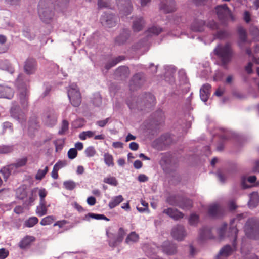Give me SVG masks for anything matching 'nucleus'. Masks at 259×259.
<instances>
[{"mask_svg":"<svg viewBox=\"0 0 259 259\" xmlns=\"http://www.w3.org/2000/svg\"><path fill=\"white\" fill-rule=\"evenodd\" d=\"M243 217V214H238L236 218H234L230 221L229 230L230 235L233 238L232 243L233 247L229 245H226L223 247L220 250L218 254L216 256V259H227L230 256L236 249V241L237 237L238 230L237 228V222L241 220Z\"/></svg>","mask_w":259,"mask_h":259,"instance_id":"f257e3e1","label":"nucleus"},{"mask_svg":"<svg viewBox=\"0 0 259 259\" xmlns=\"http://www.w3.org/2000/svg\"><path fill=\"white\" fill-rule=\"evenodd\" d=\"M214 53L220 59L221 65L225 69H227L228 64L231 61L235 54L230 42L218 45L214 49Z\"/></svg>","mask_w":259,"mask_h":259,"instance_id":"f03ea898","label":"nucleus"},{"mask_svg":"<svg viewBox=\"0 0 259 259\" xmlns=\"http://www.w3.org/2000/svg\"><path fill=\"white\" fill-rule=\"evenodd\" d=\"M244 231L248 238L259 239V219H249L245 224Z\"/></svg>","mask_w":259,"mask_h":259,"instance_id":"7ed1b4c3","label":"nucleus"},{"mask_svg":"<svg viewBox=\"0 0 259 259\" xmlns=\"http://www.w3.org/2000/svg\"><path fill=\"white\" fill-rule=\"evenodd\" d=\"M68 97L72 105L78 107L81 103V97L76 84H72L68 90Z\"/></svg>","mask_w":259,"mask_h":259,"instance_id":"20e7f679","label":"nucleus"},{"mask_svg":"<svg viewBox=\"0 0 259 259\" xmlns=\"http://www.w3.org/2000/svg\"><path fill=\"white\" fill-rule=\"evenodd\" d=\"M215 11L220 21L225 23L229 19L233 20V17L226 4L219 5L216 7Z\"/></svg>","mask_w":259,"mask_h":259,"instance_id":"39448f33","label":"nucleus"},{"mask_svg":"<svg viewBox=\"0 0 259 259\" xmlns=\"http://www.w3.org/2000/svg\"><path fill=\"white\" fill-rule=\"evenodd\" d=\"M57 115L53 110H49L46 112L42 117L43 122L45 125L52 127L57 122Z\"/></svg>","mask_w":259,"mask_h":259,"instance_id":"423d86ee","label":"nucleus"},{"mask_svg":"<svg viewBox=\"0 0 259 259\" xmlns=\"http://www.w3.org/2000/svg\"><path fill=\"white\" fill-rule=\"evenodd\" d=\"M115 16L112 14L107 13H104V14L101 16V22L102 24L109 28L115 26L116 21Z\"/></svg>","mask_w":259,"mask_h":259,"instance_id":"0eeeda50","label":"nucleus"},{"mask_svg":"<svg viewBox=\"0 0 259 259\" xmlns=\"http://www.w3.org/2000/svg\"><path fill=\"white\" fill-rule=\"evenodd\" d=\"M144 81V77L142 74L137 73L134 75L130 83L131 90H135L140 88L143 84Z\"/></svg>","mask_w":259,"mask_h":259,"instance_id":"6e6552de","label":"nucleus"},{"mask_svg":"<svg viewBox=\"0 0 259 259\" xmlns=\"http://www.w3.org/2000/svg\"><path fill=\"white\" fill-rule=\"evenodd\" d=\"M18 97L23 108L27 107L28 106L29 91L26 87H23L22 88H19Z\"/></svg>","mask_w":259,"mask_h":259,"instance_id":"1a4fd4ad","label":"nucleus"},{"mask_svg":"<svg viewBox=\"0 0 259 259\" xmlns=\"http://www.w3.org/2000/svg\"><path fill=\"white\" fill-rule=\"evenodd\" d=\"M160 8L165 13H171L176 10L174 0H161Z\"/></svg>","mask_w":259,"mask_h":259,"instance_id":"9d476101","label":"nucleus"},{"mask_svg":"<svg viewBox=\"0 0 259 259\" xmlns=\"http://www.w3.org/2000/svg\"><path fill=\"white\" fill-rule=\"evenodd\" d=\"M126 233L122 228H120L117 235L116 236H114L113 238H110L109 244L111 247H115L118 245L119 243H120L124 238V237Z\"/></svg>","mask_w":259,"mask_h":259,"instance_id":"9b49d317","label":"nucleus"},{"mask_svg":"<svg viewBox=\"0 0 259 259\" xmlns=\"http://www.w3.org/2000/svg\"><path fill=\"white\" fill-rule=\"evenodd\" d=\"M224 212V209L218 204L210 205L208 208V214L210 217L212 218L220 217L223 214Z\"/></svg>","mask_w":259,"mask_h":259,"instance_id":"f8f14e48","label":"nucleus"},{"mask_svg":"<svg viewBox=\"0 0 259 259\" xmlns=\"http://www.w3.org/2000/svg\"><path fill=\"white\" fill-rule=\"evenodd\" d=\"M171 233L173 238L178 241L182 240L186 236L184 228L182 225L174 227Z\"/></svg>","mask_w":259,"mask_h":259,"instance_id":"ddd939ff","label":"nucleus"},{"mask_svg":"<svg viewBox=\"0 0 259 259\" xmlns=\"http://www.w3.org/2000/svg\"><path fill=\"white\" fill-rule=\"evenodd\" d=\"M116 3L118 6L121 5L123 8H120L121 13L124 15H128L131 14L133 7L131 3V0H116Z\"/></svg>","mask_w":259,"mask_h":259,"instance_id":"4468645a","label":"nucleus"},{"mask_svg":"<svg viewBox=\"0 0 259 259\" xmlns=\"http://www.w3.org/2000/svg\"><path fill=\"white\" fill-rule=\"evenodd\" d=\"M35 240L36 238L34 236L26 235L19 242L18 246L22 249H26L29 248Z\"/></svg>","mask_w":259,"mask_h":259,"instance_id":"2eb2a0df","label":"nucleus"},{"mask_svg":"<svg viewBox=\"0 0 259 259\" xmlns=\"http://www.w3.org/2000/svg\"><path fill=\"white\" fill-rule=\"evenodd\" d=\"M38 13L40 19L46 23H48L53 17V12L48 8H39Z\"/></svg>","mask_w":259,"mask_h":259,"instance_id":"dca6fc26","label":"nucleus"},{"mask_svg":"<svg viewBox=\"0 0 259 259\" xmlns=\"http://www.w3.org/2000/svg\"><path fill=\"white\" fill-rule=\"evenodd\" d=\"M24 68L27 74H33L36 69V61L33 58H28L25 61Z\"/></svg>","mask_w":259,"mask_h":259,"instance_id":"f3484780","label":"nucleus"},{"mask_svg":"<svg viewBox=\"0 0 259 259\" xmlns=\"http://www.w3.org/2000/svg\"><path fill=\"white\" fill-rule=\"evenodd\" d=\"M163 252L168 255H172L177 252V246L169 241H165L162 246Z\"/></svg>","mask_w":259,"mask_h":259,"instance_id":"a211bd4d","label":"nucleus"},{"mask_svg":"<svg viewBox=\"0 0 259 259\" xmlns=\"http://www.w3.org/2000/svg\"><path fill=\"white\" fill-rule=\"evenodd\" d=\"M163 212L175 220H178L184 217V214L178 209L168 208L163 210Z\"/></svg>","mask_w":259,"mask_h":259,"instance_id":"6ab92c4d","label":"nucleus"},{"mask_svg":"<svg viewBox=\"0 0 259 259\" xmlns=\"http://www.w3.org/2000/svg\"><path fill=\"white\" fill-rule=\"evenodd\" d=\"M130 36V31L123 29L120 34L116 38L115 43L118 45H123L126 42Z\"/></svg>","mask_w":259,"mask_h":259,"instance_id":"aec40b11","label":"nucleus"},{"mask_svg":"<svg viewBox=\"0 0 259 259\" xmlns=\"http://www.w3.org/2000/svg\"><path fill=\"white\" fill-rule=\"evenodd\" d=\"M13 90L7 86L0 85V98H7L10 99L14 96Z\"/></svg>","mask_w":259,"mask_h":259,"instance_id":"412c9836","label":"nucleus"},{"mask_svg":"<svg viewBox=\"0 0 259 259\" xmlns=\"http://www.w3.org/2000/svg\"><path fill=\"white\" fill-rule=\"evenodd\" d=\"M211 85L206 83L204 84L200 90V96L203 102H206L210 95Z\"/></svg>","mask_w":259,"mask_h":259,"instance_id":"4be33fe9","label":"nucleus"},{"mask_svg":"<svg viewBox=\"0 0 259 259\" xmlns=\"http://www.w3.org/2000/svg\"><path fill=\"white\" fill-rule=\"evenodd\" d=\"M205 27V22L202 20H195L191 25L192 30L195 32H202Z\"/></svg>","mask_w":259,"mask_h":259,"instance_id":"5701e85b","label":"nucleus"},{"mask_svg":"<svg viewBox=\"0 0 259 259\" xmlns=\"http://www.w3.org/2000/svg\"><path fill=\"white\" fill-rule=\"evenodd\" d=\"M145 25V22L143 17L136 18L133 23V29L134 32H139L142 30Z\"/></svg>","mask_w":259,"mask_h":259,"instance_id":"b1692460","label":"nucleus"},{"mask_svg":"<svg viewBox=\"0 0 259 259\" xmlns=\"http://www.w3.org/2000/svg\"><path fill=\"white\" fill-rule=\"evenodd\" d=\"M50 205H47L46 201H39V205L36 207V213L39 217H42L47 213L48 208Z\"/></svg>","mask_w":259,"mask_h":259,"instance_id":"393cba45","label":"nucleus"},{"mask_svg":"<svg viewBox=\"0 0 259 259\" xmlns=\"http://www.w3.org/2000/svg\"><path fill=\"white\" fill-rule=\"evenodd\" d=\"M143 102L146 108H150L153 106L156 103V100L154 96L150 94H145L143 98Z\"/></svg>","mask_w":259,"mask_h":259,"instance_id":"a878e982","label":"nucleus"},{"mask_svg":"<svg viewBox=\"0 0 259 259\" xmlns=\"http://www.w3.org/2000/svg\"><path fill=\"white\" fill-rule=\"evenodd\" d=\"M37 191L38 187L32 189L30 193L28 194L27 198L25 200V204L27 205H31L37 198Z\"/></svg>","mask_w":259,"mask_h":259,"instance_id":"bb28decb","label":"nucleus"},{"mask_svg":"<svg viewBox=\"0 0 259 259\" xmlns=\"http://www.w3.org/2000/svg\"><path fill=\"white\" fill-rule=\"evenodd\" d=\"M193 206V202L191 200L182 197L178 207L183 210H189Z\"/></svg>","mask_w":259,"mask_h":259,"instance_id":"cd10ccee","label":"nucleus"},{"mask_svg":"<svg viewBox=\"0 0 259 259\" xmlns=\"http://www.w3.org/2000/svg\"><path fill=\"white\" fill-rule=\"evenodd\" d=\"M182 197L180 195H171L167 198L166 202L171 205L178 206Z\"/></svg>","mask_w":259,"mask_h":259,"instance_id":"c85d7f7f","label":"nucleus"},{"mask_svg":"<svg viewBox=\"0 0 259 259\" xmlns=\"http://www.w3.org/2000/svg\"><path fill=\"white\" fill-rule=\"evenodd\" d=\"M237 32L239 35V41L238 42V46L240 47H242V44L244 43L246 41L247 35L245 30L242 27H239L237 29Z\"/></svg>","mask_w":259,"mask_h":259,"instance_id":"c756f323","label":"nucleus"},{"mask_svg":"<svg viewBox=\"0 0 259 259\" xmlns=\"http://www.w3.org/2000/svg\"><path fill=\"white\" fill-rule=\"evenodd\" d=\"M259 196L256 192H253L250 194L248 205L250 208H254L258 204Z\"/></svg>","mask_w":259,"mask_h":259,"instance_id":"7c9ffc66","label":"nucleus"},{"mask_svg":"<svg viewBox=\"0 0 259 259\" xmlns=\"http://www.w3.org/2000/svg\"><path fill=\"white\" fill-rule=\"evenodd\" d=\"M115 73L119 76L126 78L130 74V70L127 67L120 66L116 70Z\"/></svg>","mask_w":259,"mask_h":259,"instance_id":"2f4dec72","label":"nucleus"},{"mask_svg":"<svg viewBox=\"0 0 259 259\" xmlns=\"http://www.w3.org/2000/svg\"><path fill=\"white\" fill-rule=\"evenodd\" d=\"M124 59L125 57L123 56H118L113 59L110 62H109L108 63H107L105 67L107 70H108Z\"/></svg>","mask_w":259,"mask_h":259,"instance_id":"473e14b6","label":"nucleus"},{"mask_svg":"<svg viewBox=\"0 0 259 259\" xmlns=\"http://www.w3.org/2000/svg\"><path fill=\"white\" fill-rule=\"evenodd\" d=\"M123 201V198L122 195H118L114 197L109 202L108 206L110 208L112 209L118 206L121 202Z\"/></svg>","mask_w":259,"mask_h":259,"instance_id":"72a5a7b5","label":"nucleus"},{"mask_svg":"<svg viewBox=\"0 0 259 259\" xmlns=\"http://www.w3.org/2000/svg\"><path fill=\"white\" fill-rule=\"evenodd\" d=\"M139 236L135 232H132L127 236L125 239V243L131 244L137 242L139 240Z\"/></svg>","mask_w":259,"mask_h":259,"instance_id":"f704fd0d","label":"nucleus"},{"mask_svg":"<svg viewBox=\"0 0 259 259\" xmlns=\"http://www.w3.org/2000/svg\"><path fill=\"white\" fill-rule=\"evenodd\" d=\"M17 197L20 199L24 201L26 200L28 196V193L26 189L24 188H19L17 190Z\"/></svg>","mask_w":259,"mask_h":259,"instance_id":"c9c22d12","label":"nucleus"},{"mask_svg":"<svg viewBox=\"0 0 259 259\" xmlns=\"http://www.w3.org/2000/svg\"><path fill=\"white\" fill-rule=\"evenodd\" d=\"M38 222V219L36 217H31L26 220L24 222V226L25 227L31 228L33 227Z\"/></svg>","mask_w":259,"mask_h":259,"instance_id":"e433bc0d","label":"nucleus"},{"mask_svg":"<svg viewBox=\"0 0 259 259\" xmlns=\"http://www.w3.org/2000/svg\"><path fill=\"white\" fill-rule=\"evenodd\" d=\"M104 160L105 164L108 166H113L114 165L113 157L111 154L108 153L104 154Z\"/></svg>","mask_w":259,"mask_h":259,"instance_id":"4c0bfd02","label":"nucleus"},{"mask_svg":"<svg viewBox=\"0 0 259 259\" xmlns=\"http://www.w3.org/2000/svg\"><path fill=\"white\" fill-rule=\"evenodd\" d=\"M11 165H9L6 166L4 167L0 170V172L2 174L3 178L5 181H6L8 178L11 175Z\"/></svg>","mask_w":259,"mask_h":259,"instance_id":"58836bf2","label":"nucleus"},{"mask_svg":"<svg viewBox=\"0 0 259 259\" xmlns=\"http://www.w3.org/2000/svg\"><path fill=\"white\" fill-rule=\"evenodd\" d=\"M63 185L65 189L70 191L73 190L76 186V183L72 180L65 181Z\"/></svg>","mask_w":259,"mask_h":259,"instance_id":"ea45409f","label":"nucleus"},{"mask_svg":"<svg viewBox=\"0 0 259 259\" xmlns=\"http://www.w3.org/2000/svg\"><path fill=\"white\" fill-rule=\"evenodd\" d=\"M55 220V217L53 215H48L42 219L40 224L42 226L51 224Z\"/></svg>","mask_w":259,"mask_h":259,"instance_id":"a19ab883","label":"nucleus"},{"mask_svg":"<svg viewBox=\"0 0 259 259\" xmlns=\"http://www.w3.org/2000/svg\"><path fill=\"white\" fill-rule=\"evenodd\" d=\"M49 168L46 166L44 169H39L35 175V179L37 180H42L48 172Z\"/></svg>","mask_w":259,"mask_h":259,"instance_id":"79ce46f5","label":"nucleus"},{"mask_svg":"<svg viewBox=\"0 0 259 259\" xmlns=\"http://www.w3.org/2000/svg\"><path fill=\"white\" fill-rule=\"evenodd\" d=\"M88 217H90L92 219H95L96 220H104L108 221L109 220L105 215L104 214H95L93 213H89L87 215H86L85 218H88Z\"/></svg>","mask_w":259,"mask_h":259,"instance_id":"37998d69","label":"nucleus"},{"mask_svg":"<svg viewBox=\"0 0 259 259\" xmlns=\"http://www.w3.org/2000/svg\"><path fill=\"white\" fill-rule=\"evenodd\" d=\"M13 151V146L10 145L0 146V154H9Z\"/></svg>","mask_w":259,"mask_h":259,"instance_id":"c03bdc74","label":"nucleus"},{"mask_svg":"<svg viewBox=\"0 0 259 259\" xmlns=\"http://www.w3.org/2000/svg\"><path fill=\"white\" fill-rule=\"evenodd\" d=\"M27 162V157H23L20 159H18L17 161V162L11 164L12 166H14L16 168L20 167L26 165Z\"/></svg>","mask_w":259,"mask_h":259,"instance_id":"a18cd8bd","label":"nucleus"},{"mask_svg":"<svg viewBox=\"0 0 259 259\" xmlns=\"http://www.w3.org/2000/svg\"><path fill=\"white\" fill-rule=\"evenodd\" d=\"M103 182L112 186H116L118 183L114 177H106L104 179Z\"/></svg>","mask_w":259,"mask_h":259,"instance_id":"49530a36","label":"nucleus"},{"mask_svg":"<svg viewBox=\"0 0 259 259\" xmlns=\"http://www.w3.org/2000/svg\"><path fill=\"white\" fill-rule=\"evenodd\" d=\"M229 35V33L226 30H220L217 31L214 37L219 39H223L227 38Z\"/></svg>","mask_w":259,"mask_h":259,"instance_id":"de8ad7c7","label":"nucleus"},{"mask_svg":"<svg viewBox=\"0 0 259 259\" xmlns=\"http://www.w3.org/2000/svg\"><path fill=\"white\" fill-rule=\"evenodd\" d=\"M162 31V29L159 27L153 26L148 29L147 32L153 35H158Z\"/></svg>","mask_w":259,"mask_h":259,"instance_id":"09e8293b","label":"nucleus"},{"mask_svg":"<svg viewBox=\"0 0 259 259\" xmlns=\"http://www.w3.org/2000/svg\"><path fill=\"white\" fill-rule=\"evenodd\" d=\"M47 194L48 192L45 188L39 189L38 188V191H37V195L38 194L39 196V201H46L45 198L46 197Z\"/></svg>","mask_w":259,"mask_h":259,"instance_id":"8fccbe9b","label":"nucleus"},{"mask_svg":"<svg viewBox=\"0 0 259 259\" xmlns=\"http://www.w3.org/2000/svg\"><path fill=\"white\" fill-rule=\"evenodd\" d=\"M199 217L198 215L192 213L189 219V223L191 225H195L199 222Z\"/></svg>","mask_w":259,"mask_h":259,"instance_id":"3c124183","label":"nucleus"},{"mask_svg":"<svg viewBox=\"0 0 259 259\" xmlns=\"http://www.w3.org/2000/svg\"><path fill=\"white\" fill-rule=\"evenodd\" d=\"M69 127V122L66 120H63L62 123L61 130L59 131L60 135L64 134L68 130Z\"/></svg>","mask_w":259,"mask_h":259,"instance_id":"603ef678","label":"nucleus"},{"mask_svg":"<svg viewBox=\"0 0 259 259\" xmlns=\"http://www.w3.org/2000/svg\"><path fill=\"white\" fill-rule=\"evenodd\" d=\"M96 153V150L93 146L89 147L85 150V153L87 157H93L95 155Z\"/></svg>","mask_w":259,"mask_h":259,"instance_id":"864d4df0","label":"nucleus"},{"mask_svg":"<svg viewBox=\"0 0 259 259\" xmlns=\"http://www.w3.org/2000/svg\"><path fill=\"white\" fill-rule=\"evenodd\" d=\"M98 6L99 8H108L110 6V1L98 0Z\"/></svg>","mask_w":259,"mask_h":259,"instance_id":"5fc2aeb1","label":"nucleus"},{"mask_svg":"<svg viewBox=\"0 0 259 259\" xmlns=\"http://www.w3.org/2000/svg\"><path fill=\"white\" fill-rule=\"evenodd\" d=\"M67 154L69 159H73L77 156V150L75 148H71L68 150Z\"/></svg>","mask_w":259,"mask_h":259,"instance_id":"6e6d98bb","label":"nucleus"},{"mask_svg":"<svg viewBox=\"0 0 259 259\" xmlns=\"http://www.w3.org/2000/svg\"><path fill=\"white\" fill-rule=\"evenodd\" d=\"M67 164V162L66 160H59L54 165V167L59 170L66 166Z\"/></svg>","mask_w":259,"mask_h":259,"instance_id":"4d7b16f0","label":"nucleus"},{"mask_svg":"<svg viewBox=\"0 0 259 259\" xmlns=\"http://www.w3.org/2000/svg\"><path fill=\"white\" fill-rule=\"evenodd\" d=\"M227 227V223H224L222 224V226L218 229V232L220 238L224 237Z\"/></svg>","mask_w":259,"mask_h":259,"instance_id":"13d9d810","label":"nucleus"},{"mask_svg":"<svg viewBox=\"0 0 259 259\" xmlns=\"http://www.w3.org/2000/svg\"><path fill=\"white\" fill-rule=\"evenodd\" d=\"M250 32L254 38H258L259 37V29L256 26H252L250 28Z\"/></svg>","mask_w":259,"mask_h":259,"instance_id":"bf43d9fd","label":"nucleus"},{"mask_svg":"<svg viewBox=\"0 0 259 259\" xmlns=\"http://www.w3.org/2000/svg\"><path fill=\"white\" fill-rule=\"evenodd\" d=\"M207 26L213 30H217L219 28L218 24L213 20L209 21L207 23Z\"/></svg>","mask_w":259,"mask_h":259,"instance_id":"052dcab7","label":"nucleus"},{"mask_svg":"<svg viewBox=\"0 0 259 259\" xmlns=\"http://www.w3.org/2000/svg\"><path fill=\"white\" fill-rule=\"evenodd\" d=\"M9 255V251L5 248L0 249V259H5Z\"/></svg>","mask_w":259,"mask_h":259,"instance_id":"680f3d73","label":"nucleus"},{"mask_svg":"<svg viewBox=\"0 0 259 259\" xmlns=\"http://www.w3.org/2000/svg\"><path fill=\"white\" fill-rule=\"evenodd\" d=\"M109 120H110L109 118H107L104 120L98 121L96 122V124L98 125L100 127H103L106 126V125L109 122Z\"/></svg>","mask_w":259,"mask_h":259,"instance_id":"e2e57ef3","label":"nucleus"},{"mask_svg":"<svg viewBox=\"0 0 259 259\" xmlns=\"http://www.w3.org/2000/svg\"><path fill=\"white\" fill-rule=\"evenodd\" d=\"M87 202L89 205L93 206L96 204V199L94 197L90 196L87 198Z\"/></svg>","mask_w":259,"mask_h":259,"instance_id":"0e129e2a","label":"nucleus"},{"mask_svg":"<svg viewBox=\"0 0 259 259\" xmlns=\"http://www.w3.org/2000/svg\"><path fill=\"white\" fill-rule=\"evenodd\" d=\"M138 180L140 182H145L148 180V177L144 174H140L138 177Z\"/></svg>","mask_w":259,"mask_h":259,"instance_id":"69168bd1","label":"nucleus"},{"mask_svg":"<svg viewBox=\"0 0 259 259\" xmlns=\"http://www.w3.org/2000/svg\"><path fill=\"white\" fill-rule=\"evenodd\" d=\"M67 223V221L65 220L58 221L54 224V226H58L59 228H62L63 227L64 225H65Z\"/></svg>","mask_w":259,"mask_h":259,"instance_id":"338daca9","label":"nucleus"},{"mask_svg":"<svg viewBox=\"0 0 259 259\" xmlns=\"http://www.w3.org/2000/svg\"><path fill=\"white\" fill-rule=\"evenodd\" d=\"M133 165L136 169H140L142 167L143 163L140 160H136L134 161Z\"/></svg>","mask_w":259,"mask_h":259,"instance_id":"774afa93","label":"nucleus"}]
</instances>
